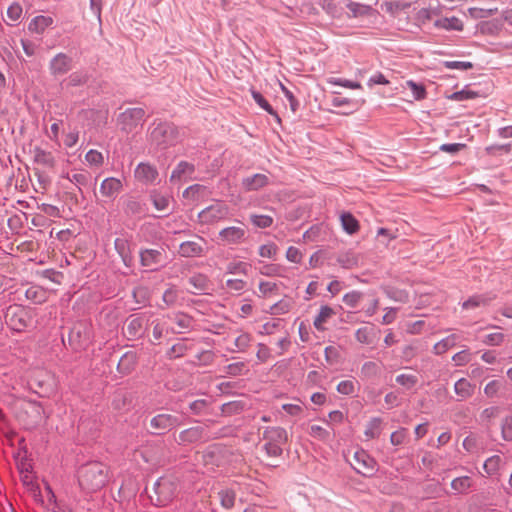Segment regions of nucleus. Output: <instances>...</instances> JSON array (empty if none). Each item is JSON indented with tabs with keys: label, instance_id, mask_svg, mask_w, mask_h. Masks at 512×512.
<instances>
[{
	"label": "nucleus",
	"instance_id": "nucleus-24",
	"mask_svg": "<svg viewBox=\"0 0 512 512\" xmlns=\"http://www.w3.org/2000/svg\"><path fill=\"white\" fill-rule=\"evenodd\" d=\"M309 435L324 443H328L334 438V434L331 431L320 425H311L309 428Z\"/></svg>",
	"mask_w": 512,
	"mask_h": 512
},
{
	"label": "nucleus",
	"instance_id": "nucleus-38",
	"mask_svg": "<svg viewBox=\"0 0 512 512\" xmlns=\"http://www.w3.org/2000/svg\"><path fill=\"white\" fill-rule=\"evenodd\" d=\"M178 292L174 287H169L162 296V301L164 306H160L161 308H166L173 306L177 303Z\"/></svg>",
	"mask_w": 512,
	"mask_h": 512
},
{
	"label": "nucleus",
	"instance_id": "nucleus-15",
	"mask_svg": "<svg viewBox=\"0 0 512 512\" xmlns=\"http://www.w3.org/2000/svg\"><path fill=\"white\" fill-rule=\"evenodd\" d=\"M434 27L446 31L461 32L464 29V23L460 18L456 16L441 17L434 21Z\"/></svg>",
	"mask_w": 512,
	"mask_h": 512
},
{
	"label": "nucleus",
	"instance_id": "nucleus-42",
	"mask_svg": "<svg viewBox=\"0 0 512 512\" xmlns=\"http://www.w3.org/2000/svg\"><path fill=\"white\" fill-rule=\"evenodd\" d=\"M356 340L362 344H370L372 342V328L364 326L356 330Z\"/></svg>",
	"mask_w": 512,
	"mask_h": 512
},
{
	"label": "nucleus",
	"instance_id": "nucleus-32",
	"mask_svg": "<svg viewBox=\"0 0 512 512\" xmlns=\"http://www.w3.org/2000/svg\"><path fill=\"white\" fill-rule=\"evenodd\" d=\"M381 424L382 421L380 418H373L371 419L365 428L364 435L367 439H374L378 438L381 434Z\"/></svg>",
	"mask_w": 512,
	"mask_h": 512
},
{
	"label": "nucleus",
	"instance_id": "nucleus-45",
	"mask_svg": "<svg viewBox=\"0 0 512 512\" xmlns=\"http://www.w3.org/2000/svg\"><path fill=\"white\" fill-rule=\"evenodd\" d=\"M497 11V8L494 9H483L472 7L468 9V14L475 19L486 18L493 15Z\"/></svg>",
	"mask_w": 512,
	"mask_h": 512
},
{
	"label": "nucleus",
	"instance_id": "nucleus-18",
	"mask_svg": "<svg viewBox=\"0 0 512 512\" xmlns=\"http://www.w3.org/2000/svg\"><path fill=\"white\" fill-rule=\"evenodd\" d=\"M268 184V177L265 174H254L242 180V186L246 191L258 190Z\"/></svg>",
	"mask_w": 512,
	"mask_h": 512
},
{
	"label": "nucleus",
	"instance_id": "nucleus-7",
	"mask_svg": "<svg viewBox=\"0 0 512 512\" xmlns=\"http://www.w3.org/2000/svg\"><path fill=\"white\" fill-rule=\"evenodd\" d=\"M154 491L157 494L159 505H166L174 497L176 492L175 483L169 478H160L154 484Z\"/></svg>",
	"mask_w": 512,
	"mask_h": 512
},
{
	"label": "nucleus",
	"instance_id": "nucleus-27",
	"mask_svg": "<svg viewBox=\"0 0 512 512\" xmlns=\"http://www.w3.org/2000/svg\"><path fill=\"white\" fill-rule=\"evenodd\" d=\"M189 283L191 284L193 290L191 292L193 293H199L204 292L209 289L210 283L208 278L203 274H196L193 275L189 279Z\"/></svg>",
	"mask_w": 512,
	"mask_h": 512
},
{
	"label": "nucleus",
	"instance_id": "nucleus-9",
	"mask_svg": "<svg viewBox=\"0 0 512 512\" xmlns=\"http://www.w3.org/2000/svg\"><path fill=\"white\" fill-rule=\"evenodd\" d=\"M90 337L89 327L84 323L75 324L69 333V343L74 348L82 347Z\"/></svg>",
	"mask_w": 512,
	"mask_h": 512
},
{
	"label": "nucleus",
	"instance_id": "nucleus-22",
	"mask_svg": "<svg viewBox=\"0 0 512 512\" xmlns=\"http://www.w3.org/2000/svg\"><path fill=\"white\" fill-rule=\"evenodd\" d=\"M209 194L210 192L207 187L200 184H195L184 190L183 197L193 201H198L207 197Z\"/></svg>",
	"mask_w": 512,
	"mask_h": 512
},
{
	"label": "nucleus",
	"instance_id": "nucleus-59",
	"mask_svg": "<svg viewBox=\"0 0 512 512\" xmlns=\"http://www.w3.org/2000/svg\"><path fill=\"white\" fill-rule=\"evenodd\" d=\"M291 309V304L286 300H281L271 307L272 314H285Z\"/></svg>",
	"mask_w": 512,
	"mask_h": 512
},
{
	"label": "nucleus",
	"instance_id": "nucleus-34",
	"mask_svg": "<svg viewBox=\"0 0 512 512\" xmlns=\"http://www.w3.org/2000/svg\"><path fill=\"white\" fill-rule=\"evenodd\" d=\"M258 288L261 297H268L278 293L279 285L276 282L262 280Z\"/></svg>",
	"mask_w": 512,
	"mask_h": 512
},
{
	"label": "nucleus",
	"instance_id": "nucleus-37",
	"mask_svg": "<svg viewBox=\"0 0 512 512\" xmlns=\"http://www.w3.org/2000/svg\"><path fill=\"white\" fill-rule=\"evenodd\" d=\"M250 265L243 261L230 262L227 265V272L230 274H244L248 273Z\"/></svg>",
	"mask_w": 512,
	"mask_h": 512
},
{
	"label": "nucleus",
	"instance_id": "nucleus-14",
	"mask_svg": "<svg viewBox=\"0 0 512 512\" xmlns=\"http://www.w3.org/2000/svg\"><path fill=\"white\" fill-rule=\"evenodd\" d=\"M178 424L177 419L169 414H159L150 421V426L154 430L164 432L170 430Z\"/></svg>",
	"mask_w": 512,
	"mask_h": 512
},
{
	"label": "nucleus",
	"instance_id": "nucleus-11",
	"mask_svg": "<svg viewBox=\"0 0 512 512\" xmlns=\"http://www.w3.org/2000/svg\"><path fill=\"white\" fill-rule=\"evenodd\" d=\"M72 68V60L64 53H59L50 61L49 69L52 75L66 74Z\"/></svg>",
	"mask_w": 512,
	"mask_h": 512
},
{
	"label": "nucleus",
	"instance_id": "nucleus-63",
	"mask_svg": "<svg viewBox=\"0 0 512 512\" xmlns=\"http://www.w3.org/2000/svg\"><path fill=\"white\" fill-rule=\"evenodd\" d=\"M250 340V335L243 333L235 338L234 344L238 350L242 351L248 347Z\"/></svg>",
	"mask_w": 512,
	"mask_h": 512
},
{
	"label": "nucleus",
	"instance_id": "nucleus-46",
	"mask_svg": "<svg viewBox=\"0 0 512 512\" xmlns=\"http://www.w3.org/2000/svg\"><path fill=\"white\" fill-rule=\"evenodd\" d=\"M361 299L362 293L359 291H351L343 296V302L350 308L356 307Z\"/></svg>",
	"mask_w": 512,
	"mask_h": 512
},
{
	"label": "nucleus",
	"instance_id": "nucleus-54",
	"mask_svg": "<svg viewBox=\"0 0 512 512\" xmlns=\"http://www.w3.org/2000/svg\"><path fill=\"white\" fill-rule=\"evenodd\" d=\"M302 258H303V254L301 253V251L298 248H296L294 246H290L287 249V251H286V259L289 262L299 264L302 261Z\"/></svg>",
	"mask_w": 512,
	"mask_h": 512
},
{
	"label": "nucleus",
	"instance_id": "nucleus-43",
	"mask_svg": "<svg viewBox=\"0 0 512 512\" xmlns=\"http://www.w3.org/2000/svg\"><path fill=\"white\" fill-rule=\"evenodd\" d=\"M283 268L276 264H267L260 268V273L268 277H283Z\"/></svg>",
	"mask_w": 512,
	"mask_h": 512
},
{
	"label": "nucleus",
	"instance_id": "nucleus-16",
	"mask_svg": "<svg viewBox=\"0 0 512 512\" xmlns=\"http://www.w3.org/2000/svg\"><path fill=\"white\" fill-rule=\"evenodd\" d=\"M442 13L441 6L439 4L428 7L420 8L415 14V21L418 25H424L431 21L434 17L439 16Z\"/></svg>",
	"mask_w": 512,
	"mask_h": 512
},
{
	"label": "nucleus",
	"instance_id": "nucleus-64",
	"mask_svg": "<svg viewBox=\"0 0 512 512\" xmlns=\"http://www.w3.org/2000/svg\"><path fill=\"white\" fill-rule=\"evenodd\" d=\"M338 261L344 268L347 269L355 267L358 263L357 257L354 255L341 256Z\"/></svg>",
	"mask_w": 512,
	"mask_h": 512
},
{
	"label": "nucleus",
	"instance_id": "nucleus-48",
	"mask_svg": "<svg viewBox=\"0 0 512 512\" xmlns=\"http://www.w3.org/2000/svg\"><path fill=\"white\" fill-rule=\"evenodd\" d=\"M396 382L399 385L409 389L417 383V378L412 374H400L396 377Z\"/></svg>",
	"mask_w": 512,
	"mask_h": 512
},
{
	"label": "nucleus",
	"instance_id": "nucleus-47",
	"mask_svg": "<svg viewBox=\"0 0 512 512\" xmlns=\"http://www.w3.org/2000/svg\"><path fill=\"white\" fill-rule=\"evenodd\" d=\"M252 223L259 228H267L272 225L273 219L268 215H251Z\"/></svg>",
	"mask_w": 512,
	"mask_h": 512
},
{
	"label": "nucleus",
	"instance_id": "nucleus-35",
	"mask_svg": "<svg viewBox=\"0 0 512 512\" xmlns=\"http://www.w3.org/2000/svg\"><path fill=\"white\" fill-rule=\"evenodd\" d=\"M405 87L412 91L413 98L417 101L423 100L427 96L426 88L422 84H418L412 80H408L405 83Z\"/></svg>",
	"mask_w": 512,
	"mask_h": 512
},
{
	"label": "nucleus",
	"instance_id": "nucleus-21",
	"mask_svg": "<svg viewBox=\"0 0 512 512\" xmlns=\"http://www.w3.org/2000/svg\"><path fill=\"white\" fill-rule=\"evenodd\" d=\"M34 161L45 168H53L55 159L51 152L41 148H35L33 151Z\"/></svg>",
	"mask_w": 512,
	"mask_h": 512
},
{
	"label": "nucleus",
	"instance_id": "nucleus-13",
	"mask_svg": "<svg viewBox=\"0 0 512 512\" xmlns=\"http://www.w3.org/2000/svg\"><path fill=\"white\" fill-rule=\"evenodd\" d=\"M205 243L203 238H198L193 241L183 242L179 247V253L183 257H197L202 255L204 248L203 244Z\"/></svg>",
	"mask_w": 512,
	"mask_h": 512
},
{
	"label": "nucleus",
	"instance_id": "nucleus-25",
	"mask_svg": "<svg viewBox=\"0 0 512 512\" xmlns=\"http://www.w3.org/2000/svg\"><path fill=\"white\" fill-rule=\"evenodd\" d=\"M194 171V166L188 162H180L176 168L172 171L171 181H180L186 176H190Z\"/></svg>",
	"mask_w": 512,
	"mask_h": 512
},
{
	"label": "nucleus",
	"instance_id": "nucleus-19",
	"mask_svg": "<svg viewBox=\"0 0 512 512\" xmlns=\"http://www.w3.org/2000/svg\"><path fill=\"white\" fill-rule=\"evenodd\" d=\"M52 24V17L40 15L36 16L31 20V22L28 25V29L33 33L42 34Z\"/></svg>",
	"mask_w": 512,
	"mask_h": 512
},
{
	"label": "nucleus",
	"instance_id": "nucleus-40",
	"mask_svg": "<svg viewBox=\"0 0 512 512\" xmlns=\"http://www.w3.org/2000/svg\"><path fill=\"white\" fill-rule=\"evenodd\" d=\"M456 341V336L451 335L438 343L434 345V351L436 354H443L445 353L450 347L454 346Z\"/></svg>",
	"mask_w": 512,
	"mask_h": 512
},
{
	"label": "nucleus",
	"instance_id": "nucleus-1",
	"mask_svg": "<svg viewBox=\"0 0 512 512\" xmlns=\"http://www.w3.org/2000/svg\"><path fill=\"white\" fill-rule=\"evenodd\" d=\"M109 470L101 462L83 464L77 472L78 484L87 494L100 491L108 482Z\"/></svg>",
	"mask_w": 512,
	"mask_h": 512
},
{
	"label": "nucleus",
	"instance_id": "nucleus-49",
	"mask_svg": "<svg viewBox=\"0 0 512 512\" xmlns=\"http://www.w3.org/2000/svg\"><path fill=\"white\" fill-rule=\"evenodd\" d=\"M329 84L332 85H338L349 89H361L362 85L359 82H353L350 80H343L339 78H329L328 80Z\"/></svg>",
	"mask_w": 512,
	"mask_h": 512
},
{
	"label": "nucleus",
	"instance_id": "nucleus-28",
	"mask_svg": "<svg viewBox=\"0 0 512 512\" xmlns=\"http://www.w3.org/2000/svg\"><path fill=\"white\" fill-rule=\"evenodd\" d=\"M161 252L158 250H145L140 254L141 263L143 266L152 267L155 264H158L161 261Z\"/></svg>",
	"mask_w": 512,
	"mask_h": 512
},
{
	"label": "nucleus",
	"instance_id": "nucleus-57",
	"mask_svg": "<svg viewBox=\"0 0 512 512\" xmlns=\"http://www.w3.org/2000/svg\"><path fill=\"white\" fill-rule=\"evenodd\" d=\"M86 161L91 165L99 166L103 162L102 154L97 150H89L85 155Z\"/></svg>",
	"mask_w": 512,
	"mask_h": 512
},
{
	"label": "nucleus",
	"instance_id": "nucleus-12",
	"mask_svg": "<svg viewBox=\"0 0 512 512\" xmlns=\"http://www.w3.org/2000/svg\"><path fill=\"white\" fill-rule=\"evenodd\" d=\"M123 184L120 179L109 177L102 181L100 185V194L107 199H115L122 191Z\"/></svg>",
	"mask_w": 512,
	"mask_h": 512
},
{
	"label": "nucleus",
	"instance_id": "nucleus-58",
	"mask_svg": "<svg viewBox=\"0 0 512 512\" xmlns=\"http://www.w3.org/2000/svg\"><path fill=\"white\" fill-rule=\"evenodd\" d=\"M220 500L221 505L227 509L234 506L235 503V495L231 491H222L220 492Z\"/></svg>",
	"mask_w": 512,
	"mask_h": 512
},
{
	"label": "nucleus",
	"instance_id": "nucleus-52",
	"mask_svg": "<svg viewBox=\"0 0 512 512\" xmlns=\"http://www.w3.org/2000/svg\"><path fill=\"white\" fill-rule=\"evenodd\" d=\"M504 341V334L501 332L490 333L485 336L483 343L490 346H498Z\"/></svg>",
	"mask_w": 512,
	"mask_h": 512
},
{
	"label": "nucleus",
	"instance_id": "nucleus-39",
	"mask_svg": "<svg viewBox=\"0 0 512 512\" xmlns=\"http://www.w3.org/2000/svg\"><path fill=\"white\" fill-rule=\"evenodd\" d=\"M151 198H152V201H153V204H154V207L158 210V211H166L169 207V202H170V199L169 197L167 196H164V195H161L157 192H154L152 195H151Z\"/></svg>",
	"mask_w": 512,
	"mask_h": 512
},
{
	"label": "nucleus",
	"instance_id": "nucleus-56",
	"mask_svg": "<svg viewBox=\"0 0 512 512\" xmlns=\"http://www.w3.org/2000/svg\"><path fill=\"white\" fill-rule=\"evenodd\" d=\"M355 384L351 380H344L338 383L337 391L343 395H351L354 393Z\"/></svg>",
	"mask_w": 512,
	"mask_h": 512
},
{
	"label": "nucleus",
	"instance_id": "nucleus-10",
	"mask_svg": "<svg viewBox=\"0 0 512 512\" xmlns=\"http://www.w3.org/2000/svg\"><path fill=\"white\" fill-rule=\"evenodd\" d=\"M134 176L141 183L153 184L158 177V171L149 163H140L134 171Z\"/></svg>",
	"mask_w": 512,
	"mask_h": 512
},
{
	"label": "nucleus",
	"instance_id": "nucleus-62",
	"mask_svg": "<svg viewBox=\"0 0 512 512\" xmlns=\"http://www.w3.org/2000/svg\"><path fill=\"white\" fill-rule=\"evenodd\" d=\"M445 67L448 69H461V70H469L473 67L471 62L464 61H446L444 63Z\"/></svg>",
	"mask_w": 512,
	"mask_h": 512
},
{
	"label": "nucleus",
	"instance_id": "nucleus-50",
	"mask_svg": "<svg viewBox=\"0 0 512 512\" xmlns=\"http://www.w3.org/2000/svg\"><path fill=\"white\" fill-rule=\"evenodd\" d=\"M187 351V345L185 342H177L175 343L169 350L168 356L170 358H178L184 356Z\"/></svg>",
	"mask_w": 512,
	"mask_h": 512
},
{
	"label": "nucleus",
	"instance_id": "nucleus-3",
	"mask_svg": "<svg viewBox=\"0 0 512 512\" xmlns=\"http://www.w3.org/2000/svg\"><path fill=\"white\" fill-rule=\"evenodd\" d=\"M5 320L11 329L20 332L31 324L32 316L23 306L12 305L6 311Z\"/></svg>",
	"mask_w": 512,
	"mask_h": 512
},
{
	"label": "nucleus",
	"instance_id": "nucleus-60",
	"mask_svg": "<svg viewBox=\"0 0 512 512\" xmlns=\"http://www.w3.org/2000/svg\"><path fill=\"white\" fill-rule=\"evenodd\" d=\"M346 6L353 16L364 15L368 10L367 6L361 5L356 2H348Z\"/></svg>",
	"mask_w": 512,
	"mask_h": 512
},
{
	"label": "nucleus",
	"instance_id": "nucleus-36",
	"mask_svg": "<svg viewBox=\"0 0 512 512\" xmlns=\"http://www.w3.org/2000/svg\"><path fill=\"white\" fill-rule=\"evenodd\" d=\"M23 14V9L20 4L12 3L7 9V24L12 25L17 22Z\"/></svg>",
	"mask_w": 512,
	"mask_h": 512
},
{
	"label": "nucleus",
	"instance_id": "nucleus-61",
	"mask_svg": "<svg viewBox=\"0 0 512 512\" xmlns=\"http://www.w3.org/2000/svg\"><path fill=\"white\" fill-rule=\"evenodd\" d=\"M407 5L399 2H385L381 8L390 14H396L398 11L406 8Z\"/></svg>",
	"mask_w": 512,
	"mask_h": 512
},
{
	"label": "nucleus",
	"instance_id": "nucleus-8",
	"mask_svg": "<svg viewBox=\"0 0 512 512\" xmlns=\"http://www.w3.org/2000/svg\"><path fill=\"white\" fill-rule=\"evenodd\" d=\"M352 466L358 473L369 475L374 472L376 462L364 450H360L354 453Z\"/></svg>",
	"mask_w": 512,
	"mask_h": 512
},
{
	"label": "nucleus",
	"instance_id": "nucleus-26",
	"mask_svg": "<svg viewBox=\"0 0 512 512\" xmlns=\"http://www.w3.org/2000/svg\"><path fill=\"white\" fill-rule=\"evenodd\" d=\"M335 314V311L329 306H322L316 318L314 319V327L323 331L324 324Z\"/></svg>",
	"mask_w": 512,
	"mask_h": 512
},
{
	"label": "nucleus",
	"instance_id": "nucleus-41",
	"mask_svg": "<svg viewBox=\"0 0 512 512\" xmlns=\"http://www.w3.org/2000/svg\"><path fill=\"white\" fill-rule=\"evenodd\" d=\"M258 253L263 258L274 259L278 253V247L274 243L263 244L259 247Z\"/></svg>",
	"mask_w": 512,
	"mask_h": 512
},
{
	"label": "nucleus",
	"instance_id": "nucleus-4",
	"mask_svg": "<svg viewBox=\"0 0 512 512\" xmlns=\"http://www.w3.org/2000/svg\"><path fill=\"white\" fill-rule=\"evenodd\" d=\"M150 139L155 145L166 148L178 139V129L169 123L158 124L150 133Z\"/></svg>",
	"mask_w": 512,
	"mask_h": 512
},
{
	"label": "nucleus",
	"instance_id": "nucleus-30",
	"mask_svg": "<svg viewBox=\"0 0 512 512\" xmlns=\"http://www.w3.org/2000/svg\"><path fill=\"white\" fill-rule=\"evenodd\" d=\"M115 249L120 254L125 265L129 266L132 261V257L130 255L128 241L124 238H117L115 240Z\"/></svg>",
	"mask_w": 512,
	"mask_h": 512
},
{
	"label": "nucleus",
	"instance_id": "nucleus-2",
	"mask_svg": "<svg viewBox=\"0 0 512 512\" xmlns=\"http://www.w3.org/2000/svg\"><path fill=\"white\" fill-rule=\"evenodd\" d=\"M264 448L269 456L277 457L282 454V446L287 441V434L283 428L271 427L264 432Z\"/></svg>",
	"mask_w": 512,
	"mask_h": 512
},
{
	"label": "nucleus",
	"instance_id": "nucleus-53",
	"mask_svg": "<svg viewBox=\"0 0 512 512\" xmlns=\"http://www.w3.org/2000/svg\"><path fill=\"white\" fill-rule=\"evenodd\" d=\"M478 97V93L472 90H462L453 93L450 96V99L456 100V101H462V100H468V99H475Z\"/></svg>",
	"mask_w": 512,
	"mask_h": 512
},
{
	"label": "nucleus",
	"instance_id": "nucleus-51",
	"mask_svg": "<svg viewBox=\"0 0 512 512\" xmlns=\"http://www.w3.org/2000/svg\"><path fill=\"white\" fill-rule=\"evenodd\" d=\"M408 431L405 428H400L394 431L390 436V442L392 445L398 446L404 443L407 438Z\"/></svg>",
	"mask_w": 512,
	"mask_h": 512
},
{
	"label": "nucleus",
	"instance_id": "nucleus-29",
	"mask_svg": "<svg viewBox=\"0 0 512 512\" xmlns=\"http://www.w3.org/2000/svg\"><path fill=\"white\" fill-rule=\"evenodd\" d=\"M454 389H455L456 394L459 396V398L461 400L470 397L474 391V387L465 378L458 380L455 383Z\"/></svg>",
	"mask_w": 512,
	"mask_h": 512
},
{
	"label": "nucleus",
	"instance_id": "nucleus-20",
	"mask_svg": "<svg viewBox=\"0 0 512 512\" xmlns=\"http://www.w3.org/2000/svg\"><path fill=\"white\" fill-rule=\"evenodd\" d=\"M204 438V431L201 427H191L179 434V441L181 443H194Z\"/></svg>",
	"mask_w": 512,
	"mask_h": 512
},
{
	"label": "nucleus",
	"instance_id": "nucleus-5",
	"mask_svg": "<svg viewBox=\"0 0 512 512\" xmlns=\"http://www.w3.org/2000/svg\"><path fill=\"white\" fill-rule=\"evenodd\" d=\"M145 110L140 107L128 108L119 114L117 124L126 133L134 131L144 122Z\"/></svg>",
	"mask_w": 512,
	"mask_h": 512
},
{
	"label": "nucleus",
	"instance_id": "nucleus-6",
	"mask_svg": "<svg viewBox=\"0 0 512 512\" xmlns=\"http://www.w3.org/2000/svg\"><path fill=\"white\" fill-rule=\"evenodd\" d=\"M230 208L223 201H216L203 209L198 214L199 222L202 224H214L229 216Z\"/></svg>",
	"mask_w": 512,
	"mask_h": 512
},
{
	"label": "nucleus",
	"instance_id": "nucleus-17",
	"mask_svg": "<svg viewBox=\"0 0 512 512\" xmlns=\"http://www.w3.org/2000/svg\"><path fill=\"white\" fill-rule=\"evenodd\" d=\"M244 236L245 230L236 226L226 227L219 232L220 239L228 244L238 243Z\"/></svg>",
	"mask_w": 512,
	"mask_h": 512
},
{
	"label": "nucleus",
	"instance_id": "nucleus-33",
	"mask_svg": "<svg viewBox=\"0 0 512 512\" xmlns=\"http://www.w3.org/2000/svg\"><path fill=\"white\" fill-rule=\"evenodd\" d=\"M252 97L261 108H263L270 115H272L278 123H281V118L279 117V115L273 110L272 106L259 92L253 91Z\"/></svg>",
	"mask_w": 512,
	"mask_h": 512
},
{
	"label": "nucleus",
	"instance_id": "nucleus-44",
	"mask_svg": "<svg viewBox=\"0 0 512 512\" xmlns=\"http://www.w3.org/2000/svg\"><path fill=\"white\" fill-rule=\"evenodd\" d=\"M379 373V366L377 363L373 361L365 362L361 367V375L370 378L378 375Z\"/></svg>",
	"mask_w": 512,
	"mask_h": 512
},
{
	"label": "nucleus",
	"instance_id": "nucleus-31",
	"mask_svg": "<svg viewBox=\"0 0 512 512\" xmlns=\"http://www.w3.org/2000/svg\"><path fill=\"white\" fill-rule=\"evenodd\" d=\"M472 486V480L468 476L455 478L451 481V488L454 492L464 494L467 493Z\"/></svg>",
	"mask_w": 512,
	"mask_h": 512
},
{
	"label": "nucleus",
	"instance_id": "nucleus-55",
	"mask_svg": "<svg viewBox=\"0 0 512 512\" xmlns=\"http://www.w3.org/2000/svg\"><path fill=\"white\" fill-rule=\"evenodd\" d=\"M501 459L499 456H492L484 463V469L488 474L495 473L500 465Z\"/></svg>",
	"mask_w": 512,
	"mask_h": 512
},
{
	"label": "nucleus",
	"instance_id": "nucleus-23",
	"mask_svg": "<svg viewBox=\"0 0 512 512\" xmlns=\"http://www.w3.org/2000/svg\"><path fill=\"white\" fill-rule=\"evenodd\" d=\"M340 221L343 229L350 235L357 233L360 229L358 220L349 212H343L340 215Z\"/></svg>",
	"mask_w": 512,
	"mask_h": 512
}]
</instances>
